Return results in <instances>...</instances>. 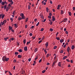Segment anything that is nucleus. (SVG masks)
<instances>
[{"label":"nucleus","mask_w":75,"mask_h":75,"mask_svg":"<svg viewBox=\"0 0 75 75\" xmlns=\"http://www.w3.org/2000/svg\"><path fill=\"white\" fill-rule=\"evenodd\" d=\"M2 60L3 62H4L5 61L7 62V61H8V60H9V58L8 57L7 58L6 57L4 56L2 57Z\"/></svg>","instance_id":"f257e3e1"},{"label":"nucleus","mask_w":75,"mask_h":75,"mask_svg":"<svg viewBox=\"0 0 75 75\" xmlns=\"http://www.w3.org/2000/svg\"><path fill=\"white\" fill-rule=\"evenodd\" d=\"M20 16L22 18H19L18 19V20H23V19H25V16H24V14L23 13H21L20 14Z\"/></svg>","instance_id":"f03ea898"},{"label":"nucleus","mask_w":75,"mask_h":75,"mask_svg":"<svg viewBox=\"0 0 75 75\" xmlns=\"http://www.w3.org/2000/svg\"><path fill=\"white\" fill-rule=\"evenodd\" d=\"M11 7V5L10 4H9L7 6V8L8 9H10Z\"/></svg>","instance_id":"7ed1b4c3"},{"label":"nucleus","mask_w":75,"mask_h":75,"mask_svg":"<svg viewBox=\"0 0 75 75\" xmlns=\"http://www.w3.org/2000/svg\"><path fill=\"white\" fill-rule=\"evenodd\" d=\"M22 57V55H19L18 56V58H21Z\"/></svg>","instance_id":"20e7f679"},{"label":"nucleus","mask_w":75,"mask_h":75,"mask_svg":"<svg viewBox=\"0 0 75 75\" xmlns=\"http://www.w3.org/2000/svg\"><path fill=\"white\" fill-rule=\"evenodd\" d=\"M22 74H24L25 73V71L24 70H23V69H22Z\"/></svg>","instance_id":"39448f33"},{"label":"nucleus","mask_w":75,"mask_h":75,"mask_svg":"<svg viewBox=\"0 0 75 75\" xmlns=\"http://www.w3.org/2000/svg\"><path fill=\"white\" fill-rule=\"evenodd\" d=\"M24 50L25 51H27V47H24Z\"/></svg>","instance_id":"423d86ee"},{"label":"nucleus","mask_w":75,"mask_h":75,"mask_svg":"<svg viewBox=\"0 0 75 75\" xmlns=\"http://www.w3.org/2000/svg\"><path fill=\"white\" fill-rule=\"evenodd\" d=\"M13 28L12 27H11V26H9V30H11Z\"/></svg>","instance_id":"0eeeda50"},{"label":"nucleus","mask_w":75,"mask_h":75,"mask_svg":"<svg viewBox=\"0 0 75 75\" xmlns=\"http://www.w3.org/2000/svg\"><path fill=\"white\" fill-rule=\"evenodd\" d=\"M13 28L12 27H11V26H9V30H11Z\"/></svg>","instance_id":"6e6552de"},{"label":"nucleus","mask_w":75,"mask_h":75,"mask_svg":"<svg viewBox=\"0 0 75 75\" xmlns=\"http://www.w3.org/2000/svg\"><path fill=\"white\" fill-rule=\"evenodd\" d=\"M7 22V21H6V20H4L3 21V23L4 24H5L6 23V22Z\"/></svg>","instance_id":"1a4fd4ad"},{"label":"nucleus","mask_w":75,"mask_h":75,"mask_svg":"<svg viewBox=\"0 0 75 75\" xmlns=\"http://www.w3.org/2000/svg\"><path fill=\"white\" fill-rule=\"evenodd\" d=\"M55 65V61H54L52 64V67H53L54 66V65Z\"/></svg>","instance_id":"9d476101"},{"label":"nucleus","mask_w":75,"mask_h":75,"mask_svg":"<svg viewBox=\"0 0 75 75\" xmlns=\"http://www.w3.org/2000/svg\"><path fill=\"white\" fill-rule=\"evenodd\" d=\"M52 21H55V17L54 16H52Z\"/></svg>","instance_id":"9b49d317"},{"label":"nucleus","mask_w":75,"mask_h":75,"mask_svg":"<svg viewBox=\"0 0 75 75\" xmlns=\"http://www.w3.org/2000/svg\"><path fill=\"white\" fill-rule=\"evenodd\" d=\"M23 42L24 44H25V43L26 42V40L25 39H24L23 41Z\"/></svg>","instance_id":"f8f14e48"},{"label":"nucleus","mask_w":75,"mask_h":75,"mask_svg":"<svg viewBox=\"0 0 75 75\" xmlns=\"http://www.w3.org/2000/svg\"><path fill=\"white\" fill-rule=\"evenodd\" d=\"M64 41V40L63 39H62V40H60V42L61 43H62Z\"/></svg>","instance_id":"ddd939ff"},{"label":"nucleus","mask_w":75,"mask_h":75,"mask_svg":"<svg viewBox=\"0 0 75 75\" xmlns=\"http://www.w3.org/2000/svg\"><path fill=\"white\" fill-rule=\"evenodd\" d=\"M58 65L59 67H61V62H59Z\"/></svg>","instance_id":"4468645a"},{"label":"nucleus","mask_w":75,"mask_h":75,"mask_svg":"<svg viewBox=\"0 0 75 75\" xmlns=\"http://www.w3.org/2000/svg\"><path fill=\"white\" fill-rule=\"evenodd\" d=\"M69 50H70V49L69 48V47H68L67 48V52H69Z\"/></svg>","instance_id":"2eb2a0df"},{"label":"nucleus","mask_w":75,"mask_h":75,"mask_svg":"<svg viewBox=\"0 0 75 75\" xmlns=\"http://www.w3.org/2000/svg\"><path fill=\"white\" fill-rule=\"evenodd\" d=\"M67 58V56H64L63 57V59H65Z\"/></svg>","instance_id":"dca6fc26"},{"label":"nucleus","mask_w":75,"mask_h":75,"mask_svg":"<svg viewBox=\"0 0 75 75\" xmlns=\"http://www.w3.org/2000/svg\"><path fill=\"white\" fill-rule=\"evenodd\" d=\"M74 48H75V46H74V45H73L72 47H71V49L72 50H74Z\"/></svg>","instance_id":"f3484780"},{"label":"nucleus","mask_w":75,"mask_h":75,"mask_svg":"<svg viewBox=\"0 0 75 75\" xmlns=\"http://www.w3.org/2000/svg\"><path fill=\"white\" fill-rule=\"evenodd\" d=\"M46 10L47 12V13H48V11H49V10H48V8L47 7L46 8Z\"/></svg>","instance_id":"a211bd4d"},{"label":"nucleus","mask_w":75,"mask_h":75,"mask_svg":"<svg viewBox=\"0 0 75 75\" xmlns=\"http://www.w3.org/2000/svg\"><path fill=\"white\" fill-rule=\"evenodd\" d=\"M64 11L62 10L61 11V14H64Z\"/></svg>","instance_id":"6ab92c4d"},{"label":"nucleus","mask_w":75,"mask_h":75,"mask_svg":"<svg viewBox=\"0 0 75 75\" xmlns=\"http://www.w3.org/2000/svg\"><path fill=\"white\" fill-rule=\"evenodd\" d=\"M10 20L11 21V22H13V19L12 18H10Z\"/></svg>","instance_id":"aec40b11"},{"label":"nucleus","mask_w":75,"mask_h":75,"mask_svg":"<svg viewBox=\"0 0 75 75\" xmlns=\"http://www.w3.org/2000/svg\"><path fill=\"white\" fill-rule=\"evenodd\" d=\"M28 7V10H30V9L31 8V7L30 6V5H29Z\"/></svg>","instance_id":"412c9836"},{"label":"nucleus","mask_w":75,"mask_h":75,"mask_svg":"<svg viewBox=\"0 0 75 75\" xmlns=\"http://www.w3.org/2000/svg\"><path fill=\"white\" fill-rule=\"evenodd\" d=\"M18 51L20 52H22V50L21 49H20L18 50Z\"/></svg>","instance_id":"4be33fe9"},{"label":"nucleus","mask_w":75,"mask_h":75,"mask_svg":"<svg viewBox=\"0 0 75 75\" xmlns=\"http://www.w3.org/2000/svg\"><path fill=\"white\" fill-rule=\"evenodd\" d=\"M46 46H48V42H47L46 43V44H45Z\"/></svg>","instance_id":"5701e85b"},{"label":"nucleus","mask_w":75,"mask_h":75,"mask_svg":"<svg viewBox=\"0 0 75 75\" xmlns=\"http://www.w3.org/2000/svg\"><path fill=\"white\" fill-rule=\"evenodd\" d=\"M6 7H7V5H5L4 6V9L5 10L6 8Z\"/></svg>","instance_id":"b1692460"},{"label":"nucleus","mask_w":75,"mask_h":75,"mask_svg":"<svg viewBox=\"0 0 75 75\" xmlns=\"http://www.w3.org/2000/svg\"><path fill=\"white\" fill-rule=\"evenodd\" d=\"M57 48V46H55L54 47V50H55V49H56V48Z\"/></svg>","instance_id":"393cba45"},{"label":"nucleus","mask_w":75,"mask_h":75,"mask_svg":"<svg viewBox=\"0 0 75 75\" xmlns=\"http://www.w3.org/2000/svg\"><path fill=\"white\" fill-rule=\"evenodd\" d=\"M31 42V41H29V42H27V44H26V45H28V44H30V42Z\"/></svg>","instance_id":"a878e982"},{"label":"nucleus","mask_w":75,"mask_h":75,"mask_svg":"<svg viewBox=\"0 0 75 75\" xmlns=\"http://www.w3.org/2000/svg\"><path fill=\"white\" fill-rule=\"evenodd\" d=\"M37 48H35V52H36L38 51Z\"/></svg>","instance_id":"bb28decb"},{"label":"nucleus","mask_w":75,"mask_h":75,"mask_svg":"<svg viewBox=\"0 0 75 75\" xmlns=\"http://www.w3.org/2000/svg\"><path fill=\"white\" fill-rule=\"evenodd\" d=\"M28 18H27L25 20V22H27V21H28Z\"/></svg>","instance_id":"cd10ccee"},{"label":"nucleus","mask_w":75,"mask_h":75,"mask_svg":"<svg viewBox=\"0 0 75 75\" xmlns=\"http://www.w3.org/2000/svg\"><path fill=\"white\" fill-rule=\"evenodd\" d=\"M69 14L70 16H72V15H71V12H70L69 13Z\"/></svg>","instance_id":"c85d7f7f"},{"label":"nucleus","mask_w":75,"mask_h":75,"mask_svg":"<svg viewBox=\"0 0 75 75\" xmlns=\"http://www.w3.org/2000/svg\"><path fill=\"white\" fill-rule=\"evenodd\" d=\"M63 52H64V51L62 50H61L60 52V53L62 54V53H63Z\"/></svg>","instance_id":"c756f323"},{"label":"nucleus","mask_w":75,"mask_h":75,"mask_svg":"<svg viewBox=\"0 0 75 75\" xmlns=\"http://www.w3.org/2000/svg\"><path fill=\"white\" fill-rule=\"evenodd\" d=\"M64 20L65 21V22H67V19L66 18H64Z\"/></svg>","instance_id":"7c9ffc66"},{"label":"nucleus","mask_w":75,"mask_h":75,"mask_svg":"<svg viewBox=\"0 0 75 75\" xmlns=\"http://www.w3.org/2000/svg\"><path fill=\"white\" fill-rule=\"evenodd\" d=\"M4 16H5V15H3L2 16L1 18H2V19H3V18H4Z\"/></svg>","instance_id":"2f4dec72"},{"label":"nucleus","mask_w":75,"mask_h":75,"mask_svg":"<svg viewBox=\"0 0 75 75\" xmlns=\"http://www.w3.org/2000/svg\"><path fill=\"white\" fill-rule=\"evenodd\" d=\"M8 38H4V40H5V41H7V39H8Z\"/></svg>","instance_id":"473e14b6"},{"label":"nucleus","mask_w":75,"mask_h":75,"mask_svg":"<svg viewBox=\"0 0 75 75\" xmlns=\"http://www.w3.org/2000/svg\"><path fill=\"white\" fill-rule=\"evenodd\" d=\"M56 38V39H57V40H60V39L59 38V37H57L56 38Z\"/></svg>","instance_id":"72a5a7b5"},{"label":"nucleus","mask_w":75,"mask_h":75,"mask_svg":"<svg viewBox=\"0 0 75 75\" xmlns=\"http://www.w3.org/2000/svg\"><path fill=\"white\" fill-rule=\"evenodd\" d=\"M5 4V3L4 2H2V5H4Z\"/></svg>","instance_id":"f704fd0d"},{"label":"nucleus","mask_w":75,"mask_h":75,"mask_svg":"<svg viewBox=\"0 0 75 75\" xmlns=\"http://www.w3.org/2000/svg\"><path fill=\"white\" fill-rule=\"evenodd\" d=\"M42 42V40H40L39 41L38 43L39 44H40V43H41V42Z\"/></svg>","instance_id":"c9c22d12"},{"label":"nucleus","mask_w":75,"mask_h":75,"mask_svg":"<svg viewBox=\"0 0 75 75\" xmlns=\"http://www.w3.org/2000/svg\"><path fill=\"white\" fill-rule=\"evenodd\" d=\"M10 40H11V41H13L14 40V38H11L10 39Z\"/></svg>","instance_id":"e433bc0d"},{"label":"nucleus","mask_w":75,"mask_h":75,"mask_svg":"<svg viewBox=\"0 0 75 75\" xmlns=\"http://www.w3.org/2000/svg\"><path fill=\"white\" fill-rule=\"evenodd\" d=\"M14 25L15 27H16V28H17V25L16 24H14Z\"/></svg>","instance_id":"4c0bfd02"},{"label":"nucleus","mask_w":75,"mask_h":75,"mask_svg":"<svg viewBox=\"0 0 75 75\" xmlns=\"http://www.w3.org/2000/svg\"><path fill=\"white\" fill-rule=\"evenodd\" d=\"M45 71H46L45 70H43L42 71V73H43V74H44V73H45Z\"/></svg>","instance_id":"58836bf2"},{"label":"nucleus","mask_w":75,"mask_h":75,"mask_svg":"<svg viewBox=\"0 0 75 75\" xmlns=\"http://www.w3.org/2000/svg\"><path fill=\"white\" fill-rule=\"evenodd\" d=\"M15 13H16V12L15 11H14L12 13V14H13V15H14V14H15Z\"/></svg>","instance_id":"ea45409f"},{"label":"nucleus","mask_w":75,"mask_h":75,"mask_svg":"<svg viewBox=\"0 0 75 75\" xmlns=\"http://www.w3.org/2000/svg\"><path fill=\"white\" fill-rule=\"evenodd\" d=\"M40 24L39 22H38V23L36 24V26H38V25H39V24Z\"/></svg>","instance_id":"a19ab883"},{"label":"nucleus","mask_w":75,"mask_h":75,"mask_svg":"<svg viewBox=\"0 0 75 75\" xmlns=\"http://www.w3.org/2000/svg\"><path fill=\"white\" fill-rule=\"evenodd\" d=\"M50 31H53V29L52 28H50Z\"/></svg>","instance_id":"79ce46f5"},{"label":"nucleus","mask_w":75,"mask_h":75,"mask_svg":"<svg viewBox=\"0 0 75 75\" xmlns=\"http://www.w3.org/2000/svg\"><path fill=\"white\" fill-rule=\"evenodd\" d=\"M18 54V52H15V55H17V54Z\"/></svg>","instance_id":"37998d69"},{"label":"nucleus","mask_w":75,"mask_h":75,"mask_svg":"<svg viewBox=\"0 0 75 75\" xmlns=\"http://www.w3.org/2000/svg\"><path fill=\"white\" fill-rule=\"evenodd\" d=\"M1 24L2 25H3V24H4L3 22H2V21L1 22Z\"/></svg>","instance_id":"c03bdc74"},{"label":"nucleus","mask_w":75,"mask_h":75,"mask_svg":"<svg viewBox=\"0 0 75 75\" xmlns=\"http://www.w3.org/2000/svg\"><path fill=\"white\" fill-rule=\"evenodd\" d=\"M67 61V62H70V61H69V59H66Z\"/></svg>","instance_id":"a18cd8bd"},{"label":"nucleus","mask_w":75,"mask_h":75,"mask_svg":"<svg viewBox=\"0 0 75 75\" xmlns=\"http://www.w3.org/2000/svg\"><path fill=\"white\" fill-rule=\"evenodd\" d=\"M50 16H52V14H51V12H50L49 14Z\"/></svg>","instance_id":"49530a36"},{"label":"nucleus","mask_w":75,"mask_h":75,"mask_svg":"<svg viewBox=\"0 0 75 75\" xmlns=\"http://www.w3.org/2000/svg\"><path fill=\"white\" fill-rule=\"evenodd\" d=\"M48 57H49V54H47V56H46V57H47V58H48Z\"/></svg>","instance_id":"de8ad7c7"},{"label":"nucleus","mask_w":75,"mask_h":75,"mask_svg":"<svg viewBox=\"0 0 75 75\" xmlns=\"http://www.w3.org/2000/svg\"><path fill=\"white\" fill-rule=\"evenodd\" d=\"M29 35H30V36H32V35H33V34H32V33H30L29 34Z\"/></svg>","instance_id":"09e8293b"},{"label":"nucleus","mask_w":75,"mask_h":75,"mask_svg":"<svg viewBox=\"0 0 75 75\" xmlns=\"http://www.w3.org/2000/svg\"><path fill=\"white\" fill-rule=\"evenodd\" d=\"M44 38H45V37L43 36V37H42V40H44Z\"/></svg>","instance_id":"8fccbe9b"},{"label":"nucleus","mask_w":75,"mask_h":75,"mask_svg":"<svg viewBox=\"0 0 75 75\" xmlns=\"http://www.w3.org/2000/svg\"><path fill=\"white\" fill-rule=\"evenodd\" d=\"M41 61H42V59H41L40 60H39V62L40 63V62H41Z\"/></svg>","instance_id":"3c124183"},{"label":"nucleus","mask_w":75,"mask_h":75,"mask_svg":"<svg viewBox=\"0 0 75 75\" xmlns=\"http://www.w3.org/2000/svg\"><path fill=\"white\" fill-rule=\"evenodd\" d=\"M11 4L12 5L13 4V1L11 2Z\"/></svg>","instance_id":"603ef678"},{"label":"nucleus","mask_w":75,"mask_h":75,"mask_svg":"<svg viewBox=\"0 0 75 75\" xmlns=\"http://www.w3.org/2000/svg\"><path fill=\"white\" fill-rule=\"evenodd\" d=\"M73 10H74V11L75 10V7H74L73 8Z\"/></svg>","instance_id":"864d4df0"},{"label":"nucleus","mask_w":75,"mask_h":75,"mask_svg":"<svg viewBox=\"0 0 75 75\" xmlns=\"http://www.w3.org/2000/svg\"><path fill=\"white\" fill-rule=\"evenodd\" d=\"M48 18H51V16H48Z\"/></svg>","instance_id":"5fc2aeb1"},{"label":"nucleus","mask_w":75,"mask_h":75,"mask_svg":"<svg viewBox=\"0 0 75 75\" xmlns=\"http://www.w3.org/2000/svg\"><path fill=\"white\" fill-rule=\"evenodd\" d=\"M31 58H29V59H28V61H29V62H30V61H31Z\"/></svg>","instance_id":"6e6d98bb"},{"label":"nucleus","mask_w":75,"mask_h":75,"mask_svg":"<svg viewBox=\"0 0 75 75\" xmlns=\"http://www.w3.org/2000/svg\"><path fill=\"white\" fill-rule=\"evenodd\" d=\"M65 33H66V34H68V31H66Z\"/></svg>","instance_id":"4d7b16f0"},{"label":"nucleus","mask_w":75,"mask_h":75,"mask_svg":"<svg viewBox=\"0 0 75 75\" xmlns=\"http://www.w3.org/2000/svg\"><path fill=\"white\" fill-rule=\"evenodd\" d=\"M61 7V5H59L58 6V7L60 8V7Z\"/></svg>","instance_id":"13d9d810"},{"label":"nucleus","mask_w":75,"mask_h":75,"mask_svg":"<svg viewBox=\"0 0 75 75\" xmlns=\"http://www.w3.org/2000/svg\"><path fill=\"white\" fill-rule=\"evenodd\" d=\"M35 37H32V39H33V40H34V39H35Z\"/></svg>","instance_id":"bf43d9fd"},{"label":"nucleus","mask_w":75,"mask_h":75,"mask_svg":"<svg viewBox=\"0 0 75 75\" xmlns=\"http://www.w3.org/2000/svg\"><path fill=\"white\" fill-rule=\"evenodd\" d=\"M50 25H52V21H50Z\"/></svg>","instance_id":"052dcab7"},{"label":"nucleus","mask_w":75,"mask_h":75,"mask_svg":"<svg viewBox=\"0 0 75 75\" xmlns=\"http://www.w3.org/2000/svg\"><path fill=\"white\" fill-rule=\"evenodd\" d=\"M43 30H44V28H42L41 29V31H43Z\"/></svg>","instance_id":"680f3d73"},{"label":"nucleus","mask_w":75,"mask_h":75,"mask_svg":"<svg viewBox=\"0 0 75 75\" xmlns=\"http://www.w3.org/2000/svg\"><path fill=\"white\" fill-rule=\"evenodd\" d=\"M44 52H46V53H47V51H46V50H45V49Z\"/></svg>","instance_id":"e2e57ef3"},{"label":"nucleus","mask_w":75,"mask_h":75,"mask_svg":"<svg viewBox=\"0 0 75 75\" xmlns=\"http://www.w3.org/2000/svg\"><path fill=\"white\" fill-rule=\"evenodd\" d=\"M25 28H27V25H26L25 26Z\"/></svg>","instance_id":"0e129e2a"},{"label":"nucleus","mask_w":75,"mask_h":75,"mask_svg":"<svg viewBox=\"0 0 75 75\" xmlns=\"http://www.w3.org/2000/svg\"><path fill=\"white\" fill-rule=\"evenodd\" d=\"M37 59H38V57H36L35 59V60H37Z\"/></svg>","instance_id":"69168bd1"},{"label":"nucleus","mask_w":75,"mask_h":75,"mask_svg":"<svg viewBox=\"0 0 75 75\" xmlns=\"http://www.w3.org/2000/svg\"><path fill=\"white\" fill-rule=\"evenodd\" d=\"M16 62V59H14L13 61V62Z\"/></svg>","instance_id":"338daca9"},{"label":"nucleus","mask_w":75,"mask_h":75,"mask_svg":"<svg viewBox=\"0 0 75 75\" xmlns=\"http://www.w3.org/2000/svg\"><path fill=\"white\" fill-rule=\"evenodd\" d=\"M37 19H34V21H35H35H37Z\"/></svg>","instance_id":"774afa93"}]
</instances>
